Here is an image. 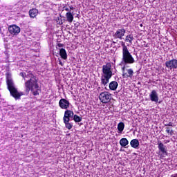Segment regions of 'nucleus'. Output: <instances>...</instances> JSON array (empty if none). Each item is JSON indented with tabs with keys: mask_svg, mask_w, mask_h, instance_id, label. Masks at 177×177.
I'll list each match as a JSON object with an SVG mask.
<instances>
[{
	"mask_svg": "<svg viewBox=\"0 0 177 177\" xmlns=\"http://www.w3.org/2000/svg\"><path fill=\"white\" fill-rule=\"evenodd\" d=\"M109 88L111 91H116V88H118V82H116V81H111L109 84Z\"/></svg>",
	"mask_w": 177,
	"mask_h": 177,
	"instance_id": "nucleus-16",
	"label": "nucleus"
},
{
	"mask_svg": "<svg viewBox=\"0 0 177 177\" xmlns=\"http://www.w3.org/2000/svg\"><path fill=\"white\" fill-rule=\"evenodd\" d=\"M64 10H66L67 12H70V10H72V9H69L68 8H64Z\"/></svg>",
	"mask_w": 177,
	"mask_h": 177,
	"instance_id": "nucleus-28",
	"label": "nucleus"
},
{
	"mask_svg": "<svg viewBox=\"0 0 177 177\" xmlns=\"http://www.w3.org/2000/svg\"><path fill=\"white\" fill-rule=\"evenodd\" d=\"M165 132L170 136L173 135V130L170 129V127H165Z\"/></svg>",
	"mask_w": 177,
	"mask_h": 177,
	"instance_id": "nucleus-24",
	"label": "nucleus"
},
{
	"mask_svg": "<svg viewBox=\"0 0 177 177\" xmlns=\"http://www.w3.org/2000/svg\"><path fill=\"white\" fill-rule=\"evenodd\" d=\"M59 65L62 66V62L61 61H59Z\"/></svg>",
	"mask_w": 177,
	"mask_h": 177,
	"instance_id": "nucleus-32",
	"label": "nucleus"
},
{
	"mask_svg": "<svg viewBox=\"0 0 177 177\" xmlns=\"http://www.w3.org/2000/svg\"><path fill=\"white\" fill-rule=\"evenodd\" d=\"M112 44H116V42L113 41V42H112Z\"/></svg>",
	"mask_w": 177,
	"mask_h": 177,
	"instance_id": "nucleus-33",
	"label": "nucleus"
},
{
	"mask_svg": "<svg viewBox=\"0 0 177 177\" xmlns=\"http://www.w3.org/2000/svg\"><path fill=\"white\" fill-rule=\"evenodd\" d=\"M158 149H159V151H160V153H162V154L160 155V158H165V156H167V149L165 148V145H164V144H162L160 142H158Z\"/></svg>",
	"mask_w": 177,
	"mask_h": 177,
	"instance_id": "nucleus-7",
	"label": "nucleus"
},
{
	"mask_svg": "<svg viewBox=\"0 0 177 177\" xmlns=\"http://www.w3.org/2000/svg\"><path fill=\"white\" fill-rule=\"evenodd\" d=\"M165 67L170 70L177 68V59H173L165 62Z\"/></svg>",
	"mask_w": 177,
	"mask_h": 177,
	"instance_id": "nucleus-6",
	"label": "nucleus"
},
{
	"mask_svg": "<svg viewBox=\"0 0 177 177\" xmlns=\"http://www.w3.org/2000/svg\"><path fill=\"white\" fill-rule=\"evenodd\" d=\"M139 145H140V142H138V140L133 139L131 140V147L133 149H138Z\"/></svg>",
	"mask_w": 177,
	"mask_h": 177,
	"instance_id": "nucleus-17",
	"label": "nucleus"
},
{
	"mask_svg": "<svg viewBox=\"0 0 177 177\" xmlns=\"http://www.w3.org/2000/svg\"><path fill=\"white\" fill-rule=\"evenodd\" d=\"M69 105L70 103L68 102V100L64 98L59 100V107L62 109L66 110L68 109Z\"/></svg>",
	"mask_w": 177,
	"mask_h": 177,
	"instance_id": "nucleus-13",
	"label": "nucleus"
},
{
	"mask_svg": "<svg viewBox=\"0 0 177 177\" xmlns=\"http://www.w3.org/2000/svg\"><path fill=\"white\" fill-rule=\"evenodd\" d=\"M57 24L62 25V21L61 19H57Z\"/></svg>",
	"mask_w": 177,
	"mask_h": 177,
	"instance_id": "nucleus-26",
	"label": "nucleus"
},
{
	"mask_svg": "<svg viewBox=\"0 0 177 177\" xmlns=\"http://www.w3.org/2000/svg\"><path fill=\"white\" fill-rule=\"evenodd\" d=\"M132 41H133V36H132V35H128L127 36H126V39H124V41L132 44Z\"/></svg>",
	"mask_w": 177,
	"mask_h": 177,
	"instance_id": "nucleus-20",
	"label": "nucleus"
},
{
	"mask_svg": "<svg viewBox=\"0 0 177 177\" xmlns=\"http://www.w3.org/2000/svg\"><path fill=\"white\" fill-rule=\"evenodd\" d=\"M121 46L122 47V58L121 61L122 64H132L135 63V59H133L131 53L129 52L126 44L121 41Z\"/></svg>",
	"mask_w": 177,
	"mask_h": 177,
	"instance_id": "nucleus-4",
	"label": "nucleus"
},
{
	"mask_svg": "<svg viewBox=\"0 0 177 177\" xmlns=\"http://www.w3.org/2000/svg\"><path fill=\"white\" fill-rule=\"evenodd\" d=\"M171 177H176V176H171Z\"/></svg>",
	"mask_w": 177,
	"mask_h": 177,
	"instance_id": "nucleus-34",
	"label": "nucleus"
},
{
	"mask_svg": "<svg viewBox=\"0 0 177 177\" xmlns=\"http://www.w3.org/2000/svg\"><path fill=\"white\" fill-rule=\"evenodd\" d=\"M39 13V11L37 10L35 8H32L29 10V17L30 18H35L37 15Z\"/></svg>",
	"mask_w": 177,
	"mask_h": 177,
	"instance_id": "nucleus-14",
	"label": "nucleus"
},
{
	"mask_svg": "<svg viewBox=\"0 0 177 177\" xmlns=\"http://www.w3.org/2000/svg\"><path fill=\"white\" fill-rule=\"evenodd\" d=\"M99 100L102 104H109L111 100V94L109 92L104 91L99 94Z\"/></svg>",
	"mask_w": 177,
	"mask_h": 177,
	"instance_id": "nucleus-5",
	"label": "nucleus"
},
{
	"mask_svg": "<svg viewBox=\"0 0 177 177\" xmlns=\"http://www.w3.org/2000/svg\"><path fill=\"white\" fill-rule=\"evenodd\" d=\"M19 76L23 77V73H19Z\"/></svg>",
	"mask_w": 177,
	"mask_h": 177,
	"instance_id": "nucleus-30",
	"label": "nucleus"
},
{
	"mask_svg": "<svg viewBox=\"0 0 177 177\" xmlns=\"http://www.w3.org/2000/svg\"><path fill=\"white\" fill-rule=\"evenodd\" d=\"M165 127H173V123H171V122L169 123H167L165 124H164Z\"/></svg>",
	"mask_w": 177,
	"mask_h": 177,
	"instance_id": "nucleus-25",
	"label": "nucleus"
},
{
	"mask_svg": "<svg viewBox=\"0 0 177 177\" xmlns=\"http://www.w3.org/2000/svg\"><path fill=\"white\" fill-rule=\"evenodd\" d=\"M64 46V44H57V47L62 48Z\"/></svg>",
	"mask_w": 177,
	"mask_h": 177,
	"instance_id": "nucleus-27",
	"label": "nucleus"
},
{
	"mask_svg": "<svg viewBox=\"0 0 177 177\" xmlns=\"http://www.w3.org/2000/svg\"><path fill=\"white\" fill-rule=\"evenodd\" d=\"M6 82L7 84V90L10 93V96L13 97L15 100H19L23 93L18 92L16 86H15V83L13 80H12V74L10 73H6Z\"/></svg>",
	"mask_w": 177,
	"mask_h": 177,
	"instance_id": "nucleus-1",
	"label": "nucleus"
},
{
	"mask_svg": "<svg viewBox=\"0 0 177 177\" xmlns=\"http://www.w3.org/2000/svg\"><path fill=\"white\" fill-rule=\"evenodd\" d=\"M126 34V29L121 28L116 30V32L113 34V37L115 39H122V37Z\"/></svg>",
	"mask_w": 177,
	"mask_h": 177,
	"instance_id": "nucleus-9",
	"label": "nucleus"
},
{
	"mask_svg": "<svg viewBox=\"0 0 177 177\" xmlns=\"http://www.w3.org/2000/svg\"><path fill=\"white\" fill-rule=\"evenodd\" d=\"M122 131H124V123H118V131H119V133H121L122 132Z\"/></svg>",
	"mask_w": 177,
	"mask_h": 177,
	"instance_id": "nucleus-23",
	"label": "nucleus"
},
{
	"mask_svg": "<svg viewBox=\"0 0 177 177\" xmlns=\"http://www.w3.org/2000/svg\"><path fill=\"white\" fill-rule=\"evenodd\" d=\"M63 122H64V124L66 125V129L70 130V129H72V123H70L68 122H70V120H62Z\"/></svg>",
	"mask_w": 177,
	"mask_h": 177,
	"instance_id": "nucleus-22",
	"label": "nucleus"
},
{
	"mask_svg": "<svg viewBox=\"0 0 177 177\" xmlns=\"http://www.w3.org/2000/svg\"><path fill=\"white\" fill-rule=\"evenodd\" d=\"M8 32L12 35H17L19 33V27L15 25L8 26Z\"/></svg>",
	"mask_w": 177,
	"mask_h": 177,
	"instance_id": "nucleus-12",
	"label": "nucleus"
},
{
	"mask_svg": "<svg viewBox=\"0 0 177 177\" xmlns=\"http://www.w3.org/2000/svg\"><path fill=\"white\" fill-rule=\"evenodd\" d=\"M73 120V122H75L77 123L81 122L83 118L80 116H78L77 115H75V116L71 118Z\"/></svg>",
	"mask_w": 177,
	"mask_h": 177,
	"instance_id": "nucleus-21",
	"label": "nucleus"
},
{
	"mask_svg": "<svg viewBox=\"0 0 177 177\" xmlns=\"http://www.w3.org/2000/svg\"><path fill=\"white\" fill-rule=\"evenodd\" d=\"M170 142V140H165V144Z\"/></svg>",
	"mask_w": 177,
	"mask_h": 177,
	"instance_id": "nucleus-29",
	"label": "nucleus"
},
{
	"mask_svg": "<svg viewBox=\"0 0 177 177\" xmlns=\"http://www.w3.org/2000/svg\"><path fill=\"white\" fill-rule=\"evenodd\" d=\"M75 114H73V112L70 110H66L64 112V117H62V121H70V118H73Z\"/></svg>",
	"mask_w": 177,
	"mask_h": 177,
	"instance_id": "nucleus-10",
	"label": "nucleus"
},
{
	"mask_svg": "<svg viewBox=\"0 0 177 177\" xmlns=\"http://www.w3.org/2000/svg\"><path fill=\"white\" fill-rule=\"evenodd\" d=\"M129 145V141L127 138H121L120 140V145H121V147H126Z\"/></svg>",
	"mask_w": 177,
	"mask_h": 177,
	"instance_id": "nucleus-18",
	"label": "nucleus"
},
{
	"mask_svg": "<svg viewBox=\"0 0 177 177\" xmlns=\"http://www.w3.org/2000/svg\"><path fill=\"white\" fill-rule=\"evenodd\" d=\"M59 56H61V59L64 60L67 59V53L66 52V49H64V48L59 49Z\"/></svg>",
	"mask_w": 177,
	"mask_h": 177,
	"instance_id": "nucleus-15",
	"label": "nucleus"
},
{
	"mask_svg": "<svg viewBox=\"0 0 177 177\" xmlns=\"http://www.w3.org/2000/svg\"><path fill=\"white\" fill-rule=\"evenodd\" d=\"M66 18H67V21L68 23H72L73 21V15H72V12H67L66 13Z\"/></svg>",
	"mask_w": 177,
	"mask_h": 177,
	"instance_id": "nucleus-19",
	"label": "nucleus"
},
{
	"mask_svg": "<svg viewBox=\"0 0 177 177\" xmlns=\"http://www.w3.org/2000/svg\"><path fill=\"white\" fill-rule=\"evenodd\" d=\"M25 86H26V95L30 91L32 92L34 96L39 95L40 88H39V85L37 84V80L34 77H30V79L26 82Z\"/></svg>",
	"mask_w": 177,
	"mask_h": 177,
	"instance_id": "nucleus-3",
	"label": "nucleus"
},
{
	"mask_svg": "<svg viewBox=\"0 0 177 177\" xmlns=\"http://www.w3.org/2000/svg\"><path fill=\"white\" fill-rule=\"evenodd\" d=\"M68 9H70V10H73V7L71 6V7H69Z\"/></svg>",
	"mask_w": 177,
	"mask_h": 177,
	"instance_id": "nucleus-31",
	"label": "nucleus"
},
{
	"mask_svg": "<svg viewBox=\"0 0 177 177\" xmlns=\"http://www.w3.org/2000/svg\"><path fill=\"white\" fill-rule=\"evenodd\" d=\"M149 100L152 102L158 103L159 102V96L157 95L156 90L151 91L149 93Z\"/></svg>",
	"mask_w": 177,
	"mask_h": 177,
	"instance_id": "nucleus-11",
	"label": "nucleus"
},
{
	"mask_svg": "<svg viewBox=\"0 0 177 177\" xmlns=\"http://www.w3.org/2000/svg\"><path fill=\"white\" fill-rule=\"evenodd\" d=\"M133 75V71L132 69H125L122 67V78H132Z\"/></svg>",
	"mask_w": 177,
	"mask_h": 177,
	"instance_id": "nucleus-8",
	"label": "nucleus"
},
{
	"mask_svg": "<svg viewBox=\"0 0 177 177\" xmlns=\"http://www.w3.org/2000/svg\"><path fill=\"white\" fill-rule=\"evenodd\" d=\"M102 73L104 75L100 77V85L105 86L109 84L112 76L111 65L110 63L102 66Z\"/></svg>",
	"mask_w": 177,
	"mask_h": 177,
	"instance_id": "nucleus-2",
	"label": "nucleus"
}]
</instances>
